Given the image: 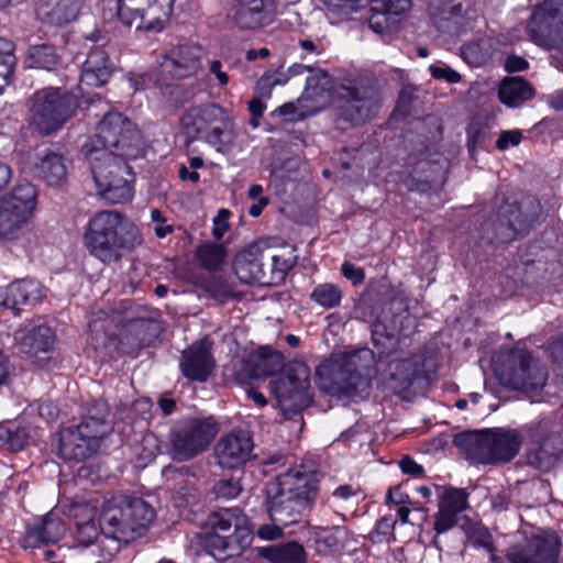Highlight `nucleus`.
<instances>
[{"label":"nucleus","instance_id":"f257e3e1","mask_svg":"<svg viewBox=\"0 0 563 563\" xmlns=\"http://www.w3.org/2000/svg\"><path fill=\"white\" fill-rule=\"evenodd\" d=\"M246 366L253 378L271 376L283 368L282 375L272 382V386L287 419H294L311 405L310 369L303 362L292 361L284 365L280 352L263 346L247 356Z\"/></svg>","mask_w":563,"mask_h":563},{"label":"nucleus","instance_id":"f03ea898","mask_svg":"<svg viewBox=\"0 0 563 563\" xmlns=\"http://www.w3.org/2000/svg\"><path fill=\"white\" fill-rule=\"evenodd\" d=\"M316 475L313 464H299L276 476L266 489L265 505L272 522L290 526L310 512L318 494Z\"/></svg>","mask_w":563,"mask_h":563},{"label":"nucleus","instance_id":"7ed1b4c3","mask_svg":"<svg viewBox=\"0 0 563 563\" xmlns=\"http://www.w3.org/2000/svg\"><path fill=\"white\" fill-rule=\"evenodd\" d=\"M373 341L378 355L375 364L374 352L369 349L333 355L316 369L318 387L336 397H352L367 390L372 376L380 369L383 360L388 357L378 347L376 332L373 333Z\"/></svg>","mask_w":563,"mask_h":563},{"label":"nucleus","instance_id":"20e7f679","mask_svg":"<svg viewBox=\"0 0 563 563\" xmlns=\"http://www.w3.org/2000/svg\"><path fill=\"white\" fill-rule=\"evenodd\" d=\"M84 239L89 253L103 263L118 262L125 251L142 243L137 227L115 210L97 212Z\"/></svg>","mask_w":563,"mask_h":563},{"label":"nucleus","instance_id":"39448f33","mask_svg":"<svg viewBox=\"0 0 563 563\" xmlns=\"http://www.w3.org/2000/svg\"><path fill=\"white\" fill-rule=\"evenodd\" d=\"M206 525L203 547L219 562L241 555L251 543L253 526L238 507L213 511Z\"/></svg>","mask_w":563,"mask_h":563},{"label":"nucleus","instance_id":"423d86ee","mask_svg":"<svg viewBox=\"0 0 563 563\" xmlns=\"http://www.w3.org/2000/svg\"><path fill=\"white\" fill-rule=\"evenodd\" d=\"M154 517V509L141 498H113L103 504L100 529L106 538L129 543L148 527Z\"/></svg>","mask_w":563,"mask_h":563},{"label":"nucleus","instance_id":"0eeeda50","mask_svg":"<svg viewBox=\"0 0 563 563\" xmlns=\"http://www.w3.org/2000/svg\"><path fill=\"white\" fill-rule=\"evenodd\" d=\"M77 108L76 96L65 89L36 90L29 100V124L42 136L52 135L73 118Z\"/></svg>","mask_w":563,"mask_h":563},{"label":"nucleus","instance_id":"6e6552de","mask_svg":"<svg viewBox=\"0 0 563 563\" xmlns=\"http://www.w3.org/2000/svg\"><path fill=\"white\" fill-rule=\"evenodd\" d=\"M141 146L142 136L136 125L122 113L109 111L81 151L85 156H89V152H108L118 157H137Z\"/></svg>","mask_w":563,"mask_h":563},{"label":"nucleus","instance_id":"1a4fd4ad","mask_svg":"<svg viewBox=\"0 0 563 563\" xmlns=\"http://www.w3.org/2000/svg\"><path fill=\"white\" fill-rule=\"evenodd\" d=\"M90 164L93 180L101 197L110 203H124L133 197V175L126 161L108 152H89L86 156Z\"/></svg>","mask_w":563,"mask_h":563},{"label":"nucleus","instance_id":"9d476101","mask_svg":"<svg viewBox=\"0 0 563 563\" xmlns=\"http://www.w3.org/2000/svg\"><path fill=\"white\" fill-rule=\"evenodd\" d=\"M335 97L336 115L352 125L372 120L382 107L379 89L371 78L360 77L339 85Z\"/></svg>","mask_w":563,"mask_h":563},{"label":"nucleus","instance_id":"9b49d317","mask_svg":"<svg viewBox=\"0 0 563 563\" xmlns=\"http://www.w3.org/2000/svg\"><path fill=\"white\" fill-rule=\"evenodd\" d=\"M218 431V424L213 417H186L177 420L168 433L172 460L188 462L196 459L207 451Z\"/></svg>","mask_w":563,"mask_h":563},{"label":"nucleus","instance_id":"f8f14e48","mask_svg":"<svg viewBox=\"0 0 563 563\" xmlns=\"http://www.w3.org/2000/svg\"><path fill=\"white\" fill-rule=\"evenodd\" d=\"M180 126L188 143L201 139L211 145H222L232 137V122L227 111L216 103L188 108L180 118Z\"/></svg>","mask_w":563,"mask_h":563},{"label":"nucleus","instance_id":"ddd939ff","mask_svg":"<svg viewBox=\"0 0 563 563\" xmlns=\"http://www.w3.org/2000/svg\"><path fill=\"white\" fill-rule=\"evenodd\" d=\"M496 374L504 386L528 396L541 391L548 380L547 368L527 350L511 351Z\"/></svg>","mask_w":563,"mask_h":563},{"label":"nucleus","instance_id":"4468645a","mask_svg":"<svg viewBox=\"0 0 563 563\" xmlns=\"http://www.w3.org/2000/svg\"><path fill=\"white\" fill-rule=\"evenodd\" d=\"M36 189L30 183L16 185L0 198V239H18L33 217Z\"/></svg>","mask_w":563,"mask_h":563},{"label":"nucleus","instance_id":"2eb2a0df","mask_svg":"<svg viewBox=\"0 0 563 563\" xmlns=\"http://www.w3.org/2000/svg\"><path fill=\"white\" fill-rule=\"evenodd\" d=\"M531 42L548 49L563 48V0H542L533 5L526 27Z\"/></svg>","mask_w":563,"mask_h":563},{"label":"nucleus","instance_id":"dca6fc26","mask_svg":"<svg viewBox=\"0 0 563 563\" xmlns=\"http://www.w3.org/2000/svg\"><path fill=\"white\" fill-rule=\"evenodd\" d=\"M111 431V422H98L84 416L79 424L60 432L58 453L65 460H86L98 450L99 441Z\"/></svg>","mask_w":563,"mask_h":563},{"label":"nucleus","instance_id":"f3484780","mask_svg":"<svg viewBox=\"0 0 563 563\" xmlns=\"http://www.w3.org/2000/svg\"><path fill=\"white\" fill-rule=\"evenodd\" d=\"M540 203L534 198H527L520 205L505 203L500 207L496 222L492 223L494 240L507 243L525 234L538 219Z\"/></svg>","mask_w":563,"mask_h":563},{"label":"nucleus","instance_id":"a211bd4d","mask_svg":"<svg viewBox=\"0 0 563 563\" xmlns=\"http://www.w3.org/2000/svg\"><path fill=\"white\" fill-rule=\"evenodd\" d=\"M560 424H553L549 419H541L527 426L530 439L539 444V448L526 453L527 464L538 470L547 471L555 457L563 452V435L560 433Z\"/></svg>","mask_w":563,"mask_h":563},{"label":"nucleus","instance_id":"6ab92c4d","mask_svg":"<svg viewBox=\"0 0 563 563\" xmlns=\"http://www.w3.org/2000/svg\"><path fill=\"white\" fill-rule=\"evenodd\" d=\"M561 541L554 533H537L508 548L510 563H558Z\"/></svg>","mask_w":563,"mask_h":563},{"label":"nucleus","instance_id":"aec40b11","mask_svg":"<svg viewBox=\"0 0 563 563\" xmlns=\"http://www.w3.org/2000/svg\"><path fill=\"white\" fill-rule=\"evenodd\" d=\"M175 0H119L118 15L121 22L128 26L141 29L145 20L147 29H155L152 22L167 20L172 12Z\"/></svg>","mask_w":563,"mask_h":563},{"label":"nucleus","instance_id":"412c9836","mask_svg":"<svg viewBox=\"0 0 563 563\" xmlns=\"http://www.w3.org/2000/svg\"><path fill=\"white\" fill-rule=\"evenodd\" d=\"M276 16L273 0H233L227 19L242 31H254L272 24Z\"/></svg>","mask_w":563,"mask_h":563},{"label":"nucleus","instance_id":"4be33fe9","mask_svg":"<svg viewBox=\"0 0 563 563\" xmlns=\"http://www.w3.org/2000/svg\"><path fill=\"white\" fill-rule=\"evenodd\" d=\"M163 331L162 323L152 313L143 310L136 318L128 320L119 335L118 350L122 354H134L150 345Z\"/></svg>","mask_w":563,"mask_h":563},{"label":"nucleus","instance_id":"5701e85b","mask_svg":"<svg viewBox=\"0 0 563 563\" xmlns=\"http://www.w3.org/2000/svg\"><path fill=\"white\" fill-rule=\"evenodd\" d=\"M269 247L263 242H255L235 256L233 267L238 278L245 283L268 284L266 279Z\"/></svg>","mask_w":563,"mask_h":563},{"label":"nucleus","instance_id":"b1692460","mask_svg":"<svg viewBox=\"0 0 563 563\" xmlns=\"http://www.w3.org/2000/svg\"><path fill=\"white\" fill-rule=\"evenodd\" d=\"M202 48L195 44L172 47L162 58L159 70L163 76L183 79L194 75L200 67Z\"/></svg>","mask_w":563,"mask_h":563},{"label":"nucleus","instance_id":"393cba45","mask_svg":"<svg viewBox=\"0 0 563 563\" xmlns=\"http://www.w3.org/2000/svg\"><path fill=\"white\" fill-rule=\"evenodd\" d=\"M253 446V440L249 432L233 431L218 441L214 455L220 466L235 468L252 457Z\"/></svg>","mask_w":563,"mask_h":563},{"label":"nucleus","instance_id":"a878e982","mask_svg":"<svg viewBox=\"0 0 563 563\" xmlns=\"http://www.w3.org/2000/svg\"><path fill=\"white\" fill-rule=\"evenodd\" d=\"M214 366L211 344L207 341L196 342L181 353L179 368L188 380L206 382Z\"/></svg>","mask_w":563,"mask_h":563},{"label":"nucleus","instance_id":"bb28decb","mask_svg":"<svg viewBox=\"0 0 563 563\" xmlns=\"http://www.w3.org/2000/svg\"><path fill=\"white\" fill-rule=\"evenodd\" d=\"M488 465H499L514 460L523 443V435L516 429H488Z\"/></svg>","mask_w":563,"mask_h":563},{"label":"nucleus","instance_id":"cd10ccee","mask_svg":"<svg viewBox=\"0 0 563 563\" xmlns=\"http://www.w3.org/2000/svg\"><path fill=\"white\" fill-rule=\"evenodd\" d=\"M410 7L411 0H371L368 25L378 34L390 32Z\"/></svg>","mask_w":563,"mask_h":563},{"label":"nucleus","instance_id":"c85d7f7f","mask_svg":"<svg viewBox=\"0 0 563 563\" xmlns=\"http://www.w3.org/2000/svg\"><path fill=\"white\" fill-rule=\"evenodd\" d=\"M467 507V494L460 488H446L442 492L439 510L434 517V530L438 534L451 530L457 523V515Z\"/></svg>","mask_w":563,"mask_h":563},{"label":"nucleus","instance_id":"c756f323","mask_svg":"<svg viewBox=\"0 0 563 563\" xmlns=\"http://www.w3.org/2000/svg\"><path fill=\"white\" fill-rule=\"evenodd\" d=\"M43 298V288L38 280L24 278L11 283L0 291V306L19 312V306L35 305Z\"/></svg>","mask_w":563,"mask_h":563},{"label":"nucleus","instance_id":"7c9ffc66","mask_svg":"<svg viewBox=\"0 0 563 563\" xmlns=\"http://www.w3.org/2000/svg\"><path fill=\"white\" fill-rule=\"evenodd\" d=\"M82 0H38L36 14L51 25H63L74 21L81 8Z\"/></svg>","mask_w":563,"mask_h":563},{"label":"nucleus","instance_id":"2f4dec72","mask_svg":"<svg viewBox=\"0 0 563 563\" xmlns=\"http://www.w3.org/2000/svg\"><path fill=\"white\" fill-rule=\"evenodd\" d=\"M437 27L445 33H456L468 7L457 0H432L430 4Z\"/></svg>","mask_w":563,"mask_h":563},{"label":"nucleus","instance_id":"473e14b6","mask_svg":"<svg viewBox=\"0 0 563 563\" xmlns=\"http://www.w3.org/2000/svg\"><path fill=\"white\" fill-rule=\"evenodd\" d=\"M488 429L466 430L454 435L453 444L466 460L488 465Z\"/></svg>","mask_w":563,"mask_h":563},{"label":"nucleus","instance_id":"72a5a7b5","mask_svg":"<svg viewBox=\"0 0 563 563\" xmlns=\"http://www.w3.org/2000/svg\"><path fill=\"white\" fill-rule=\"evenodd\" d=\"M387 358L383 360V363L388 362L389 376L387 378V387L394 394H402L410 389L416 378L421 374V368L415 358H405L397 361L395 358L389 360L390 353H386Z\"/></svg>","mask_w":563,"mask_h":563},{"label":"nucleus","instance_id":"f704fd0d","mask_svg":"<svg viewBox=\"0 0 563 563\" xmlns=\"http://www.w3.org/2000/svg\"><path fill=\"white\" fill-rule=\"evenodd\" d=\"M113 66L102 48L89 52L80 74V84L89 87H100L111 77Z\"/></svg>","mask_w":563,"mask_h":563},{"label":"nucleus","instance_id":"c9c22d12","mask_svg":"<svg viewBox=\"0 0 563 563\" xmlns=\"http://www.w3.org/2000/svg\"><path fill=\"white\" fill-rule=\"evenodd\" d=\"M55 335L52 329L41 324L33 327L16 336L18 347L21 353L36 356L38 353H47L53 347Z\"/></svg>","mask_w":563,"mask_h":563},{"label":"nucleus","instance_id":"e433bc0d","mask_svg":"<svg viewBox=\"0 0 563 563\" xmlns=\"http://www.w3.org/2000/svg\"><path fill=\"white\" fill-rule=\"evenodd\" d=\"M534 93L531 84L519 76L506 77L498 88L500 102L509 108L520 107L523 102L531 100Z\"/></svg>","mask_w":563,"mask_h":563},{"label":"nucleus","instance_id":"4c0bfd02","mask_svg":"<svg viewBox=\"0 0 563 563\" xmlns=\"http://www.w3.org/2000/svg\"><path fill=\"white\" fill-rule=\"evenodd\" d=\"M64 528L59 519L52 514L37 519L26 531V542L35 547L40 543H55L63 536Z\"/></svg>","mask_w":563,"mask_h":563},{"label":"nucleus","instance_id":"58836bf2","mask_svg":"<svg viewBox=\"0 0 563 563\" xmlns=\"http://www.w3.org/2000/svg\"><path fill=\"white\" fill-rule=\"evenodd\" d=\"M76 540L82 547L95 543L101 532L100 522H96V511L89 506H79L76 510Z\"/></svg>","mask_w":563,"mask_h":563},{"label":"nucleus","instance_id":"ea45409f","mask_svg":"<svg viewBox=\"0 0 563 563\" xmlns=\"http://www.w3.org/2000/svg\"><path fill=\"white\" fill-rule=\"evenodd\" d=\"M35 170L37 176L49 186L63 184L67 176L64 158L55 152L45 153L36 164Z\"/></svg>","mask_w":563,"mask_h":563},{"label":"nucleus","instance_id":"a19ab883","mask_svg":"<svg viewBox=\"0 0 563 563\" xmlns=\"http://www.w3.org/2000/svg\"><path fill=\"white\" fill-rule=\"evenodd\" d=\"M265 558L272 563H302L305 550L297 542L271 545L264 550Z\"/></svg>","mask_w":563,"mask_h":563},{"label":"nucleus","instance_id":"79ce46f5","mask_svg":"<svg viewBox=\"0 0 563 563\" xmlns=\"http://www.w3.org/2000/svg\"><path fill=\"white\" fill-rule=\"evenodd\" d=\"M58 60L55 47L48 44L33 45L27 51V62L34 68L52 70Z\"/></svg>","mask_w":563,"mask_h":563},{"label":"nucleus","instance_id":"37998d69","mask_svg":"<svg viewBox=\"0 0 563 563\" xmlns=\"http://www.w3.org/2000/svg\"><path fill=\"white\" fill-rule=\"evenodd\" d=\"M343 292L341 288L332 283L317 285L310 294V299L324 309L339 307L342 301Z\"/></svg>","mask_w":563,"mask_h":563},{"label":"nucleus","instance_id":"c03bdc74","mask_svg":"<svg viewBox=\"0 0 563 563\" xmlns=\"http://www.w3.org/2000/svg\"><path fill=\"white\" fill-rule=\"evenodd\" d=\"M292 253L294 251H284L279 254H273L269 247L267 271H269L272 275L271 282L284 279L286 274L295 266L296 256Z\"/></svg>","mask_w":563,"mask_h":563},{"label":"nucleus","instance_id":"a18cd8bd","mask_svg":"<svg viewBox=\"0 0 563 563\" xmlns=\"http://www.w3.org/2000/svg\"><path fill=\"white\" fill-rule=\"evenodd\" d=\"M196 255L203 268L216 271L224 261L225 251L219 244H205L197 249Z\"/></svg>","mask_w":563,"mask_h":563},{"label":"nucleus","instance_id":"49530a36","mask_svg":"<svg viewBox=\"0 0 563 563\" xmlns=\"http://www.w3.org/2000/svg\"><path fill=\"white\" fill-rule=\"evenodd\" d=\"M289 80V75L282 68L275 71H267L261 76L256 84V91L258 97L268 99L272 95V89L277 85H285Z\"/></svg>","mask_w":563,"mask_h":563},{"label":"nucleus","instance_id":"de8ad7c7","mask_svg":"<svg viewBox=\"0 0 563 563\" xmlns=\"http://www.w3.org/2000/svg\"><path fill=\"white\" fill-rule=\"evenodd\" d=\"M243 490L241 478L230 476L220 478L212 487V494L216 500H230L236 498Z\"/></svg>","mask_w":563,"mask_h":563},{"label":"nucleus","instance_id":"09e8293b","mask_svg":"<svg viewBox=\"0 0 563 563\" xmlns=\"http://www.w3.org/2000/svg\"><path fill=\"white\" fill-rule=\"evenodd\" d=\"M463 59L471 66L477 67L483 65L488 57L487 42L483 38L465 43L461 47Z\"/></svg>","mask_w":563,"mask_h":563},{"label":"nucleus","instance_id":"8fccbe9b","mask_svg":"<svg viewBox=\"0 0 563 563\" xmlns=\"http://www.w3.org/2000/svg\"><path fill=\"white\" fill-rule=\"evenodd\" d=\"M466 134V146L470 152H473L489 139V126L482 119H473L467 126Z\"/></svg>","mask_w":563,"mask_h":563},{"label":"nucleus","instance_id":"3c124183","mask_svg":"<svg viewBox=\"0 0 563 563\" xmlns=\"http://www.w3.org/2000/svg\"><path fill=\"white\" fill-rule=\"evenodd\" d=\"M162 99L170 107H179L189 98V91L181 84H166L159 87Z\"/></svg>","mask_w":563,"mask_h":563},{"label":"nucleus","instance_id":"603ef678","mask_svg":"<svg viewBox=\"0 0 563 563\" xmlns=\"http://www.w3.org/2000/svg\"><path fill=\"white\" fill-rule=\"evenodd\" d=\"M308 73L309 76L306 78L307 90H313L317 95L319 90L325 91L331 89V77L325 70L310 66Z\"/></svg>","mask_w":563,"mask_h":563},{"label":"nucleus","instance_id":"864d4df0","mask_svg":"<svg viewBox=\"0 0 563 563\" xmlns=\"http://www.w3.org/2000/svg\"><path fill=\"white\" fill-rule=\"evenodd\" d=\"M207 290L214 299L221 302L227 301L228 299L233 297V290L230 284L225 279L220 277H214L211 280H209L207 285Z\"/></svg>","mask_w":563,"mask_h":563},{"label":"nucleus","instance_id":"5fc2aeb1","mask_svg":"<svg viewBox=\"0 0 563 563\" xmlns=\"http://www.w3.org/2000/svg\"><path fill=\"white\" fill-rule=\"evenodd\" d=\"M323 4L332 12L347 15L362 8V0H322Z\"/></svg>","mask_w":563,"mask_h":563},{"label":"nucleus","instance_id":"6e6d98bb","mask_svg":"<svg viewBox=\"0 0 563 563\" xmlns=\"http://www.w3.org/2000/svg\"><path fill=\"white\" fill-rule=\"evenodd\" d=\"M490 505L494 511L503 512L510 509L512 505H515L514 500V490L511 489H503L492 495Z\"/></svg>","mask_w":563,"mask_h":563},{"label":"nucleus","instance_id":"4d7b16f0","mask_svg":"<svg viewBox=\"0 0 563 563\" xmlns=\"http://www.w3.org/2000/svg\"><path fill=\"white\" fill-rule=\"evenodd\" d=\"M85 416H88L91 420L98 422H110L109 406L104 400L98 399L92 400L88 404Z\"/></svg>","mask_w":563,"mask_h":563},{"label":"nucleus","instance_id":"13d9d810","mask_svg":"<svg viewBox=\"0 0 563 563\" xmlns=\"http://www.w3.org/2000/svg\"><path fill=\"white\" fill-rule=\"evenodd\" d=\"M231 212L228 209H220L213 218L212 235L216 240H221L229 230V218Z\"/></svg>","mask_w":563,"mask_h":563},{"label":"nucleus","instance_id":"bf43d9fd","mask_svg":"<svg viewBox=\"0 0 563 563\" xmlns=\"http://www.w3.org/2000/svg\"><path fill=\"white\" fill-rule=\"evenodd\" d=\"M522 139V133L519 130L503 131L496 142V147L500 151L507 150L510 145L517 146Z\"/></svg>","mask_w":563,"mask_h":563},{"label":"nucleus","instance_id":"052dcab7","mask_svg":"<svg viewBox=\"0 0 563 563\" xmlns=\"http://www.w3.org/2000/svg\"><path fill=\"white\" fill-rule=\"evenodd\" d=\"M13 52V43L7 38L0 37V64L2 66L13 69L15 64V56Z\"/></svg>","mask_w":563,"mask_h":563},{"label":"nucleus","instance_id":"680f3d73","mask_svg":"<svg viewBox=\"0 0 563 563\" xmlns=\"http://www.w3.org/2000/svg\"><path fill=\"white\" fill-rule=\"evenodd\" d=\"M342 275L353 285H358L365 279V272L362 267L355 266L350 262H344L341 266Z\"/></svg>","mask_w":563,"mask_h":563},{"label":"nucleus","instance_id":"e2e57ef3","mask_svg":"<svg viewBox=\"0 0 563 563\" xmlns=\"http://www.w3.org/2000/svg\"><path fill=\"white\" fill-rule=\"evenodd\" d=\"M429 70L433 78L444 79L445 81L451 84L457 82L461 79L460 74L448 66L431 65Z\"/></svg>","mask_w":563,"mask_h":563},{"label":"nucleus","instance_id":"0e129e2a","mask_svg":"<svg viewBox=\"0 0 563 563\" xmlns=\"http://www.w3.org/2000/svg\"><path fill=\"white\" fill-rule=\"evenodd\" d=\"M284 527L282 523L272 522L271 525H262L257 529V536L263 540H276L283 537Z\"/></svg>","mask_w":563,"mask_h":563},{"label":"nucleus","instance_id":"69168bd1","mask_svg":"<svg viewBox=\"0 0 563 563\" xmlns=\"http://www.w3.org/2000/svg\"><path fill=\"white\" fill-rule=\"evenodd\" d=\"M298 45L305 52L302 58H305L307 55L318 56L324 51L320 40L313 41L310 38H302L299 40Z\"/></svg>","mask_w":563,"mask_h":563},{"label":"nucleus","instance_id":"338daca9","mask_svg":"<svg viewBox=\"0 0 563 563\" xmlns=\"http://www.w3.org/2000/svg\"><path fill=\"white\" fill-rule=\"evenodd\" d=\"M504 65L508 73L523 71L529 67L528 60L518 55H509Z\"/></svg>","mask_w":563,"mask_h":563},{"label":"nucleus","instance_id":"774afa93","mask_svg":"<svg viewBox=\"0 0 563 563\" xmlns=\"http://www.w3.org/2000/svg\"><path fill=\"white\" fill-rule=\"evenodd\" d=\"M399 466L405 474L412 476H421L423 473V468L421 465L417 464L410 456H405L400 460Z\"/></svg>","mask_w":563,"mask_h":563}]
</instances>
